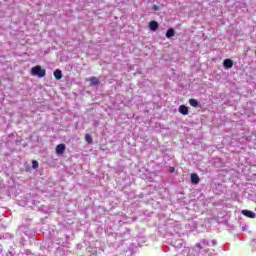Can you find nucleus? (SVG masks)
<instances>
[{"instance_id": "1", "label": "nucleus", "mask_w": 256, "mask_h": 256, "mask_svg": "<svg viewBox=\"0 0 256 256\" xmlns=\"http://www.w3.org/2000/svg\"><path fill=\"white\" fill-rule=\"evenodd\" d=\"M16 237L19 239V247L23 246V242L26 239H32L35 237V227L31 224V220H27L16 231Z\"/></svg>"}, {"instance_id": "2", "label": "nucleus", "mask_w": 256, "mask_h": 256, "mask_svg": "<svg viewBox=\"0 0 256 256\" xmlns=\"http://www.w3.org/2000/svg\"><path fill=\"white\" fill-rule=\"evenodd\" d=\"M168 243L178 252L175 256H195L189 254V247L185 246V241L179 238V234L175 233L168 238Z\"/></svg>"}, {"instance_id": "3", "label": "nucleus", "mask_w": 256, "mask_h": 256, "mask_svg": "<svg viewBox=\"0 0 256 256\" xmlns=\"http://www.w3.org/2000/svg\"><path fill=\"white\" fill-rule=\"evenodd\" d=\"M217 245V240H202L200 243L196 244L195 251H199L201 255L204 256H215L217 255L214 251L211 252L209 249H206V247H215Z\"/></svg>"}, {"instance_id": "4", "label": "nucleus", "mask_w": 256, "mask_h": 256, "mask_svg": "<svg viewBox=\"0 0 256 256\" xmlns=\"http://www.w3.org/2000/svg\"><path fill=\"white\" fill-rule=\"evenodd\" d=\"M31 75L33 77H39V79H41L45 77V75H47V72L41 67V65H36L31 68Z\"/></svg>"}, {"instance_id": "5", "label": "nucleus", "mask_w": 256, "mask_h": 256, "mask_svg": "<svg viewBox=\"0 0 256 256\" xmlns=\"http://www.w3.org/2000/svg\"><path fill=\"white\" fill-rule=\"evenodd\" d=\"M2 253V256H23V254H16L15 250L13 248L3 252V246L0 245V255Z\"/></svg>"}, {"instance_id": "6", "label": "nucleus", "mask_w": 256, "mask_h": 256, "mask_svg": "<svg viewBox=\"0 0 256 256\" xmlns=\"http://www.w3.org/2000/svg\"><path fill=\"white\" fill-rule=\"evenodd\" d=\"M66 149L67 146L65 144H58L56 146V155H63Z\"/></svg>"}, {"instance_id": "7", "label": "nucleus", "mask_w": 256, "mask_h": 256, "mask_svg": "<svg viewBox=\"0 0 256 256\" xmlns=\"http://www.w3.org/2000/svg\"><path fill=\"white\" fill-rule=\"evenodd\" d=\"M234 65L233 60H231L230 58H226L223 61V67L224 69H232Z\"/></svg>"}, {"instance_id": "8", "label": "nucleus", "mask_w": 256, "mask_h": 256, "mask_svg": "<svg viewBox=\"0 0 256 256\" xmlns=\"http://www.w3.org/2000/svg\"><path fill=\"white\" fill-rule=\"evenodd\" d=\"M241 213L244 217H248V219H255L256 213L251 210H242Z\"/></svg>"}, {"instance_id": "9", "label": "nucleus", "mask_w": 256, "mask_h": 256, "mask_svg": "<svg viewBox=\"0 0 256 256\" xmlns=\"http://www.w3.org/2000/svg\"><path fill=\"white\" fill-rule=\"evenodd\" d=\"M148 27L150 29V31H157V29H159V22L153 20L150 21L148 24Z\"/></svg>"}, {"instance_id": "10", "label": "nucleus", "mask_w": 256, "mask_h": 256, "mask_svg": "<svg viewBox=\"0 0 256 256\" xmlns=\"http://www.w3.org/2000/svg\"><path fill=\"white\" fill-rule=\"evenodd\" d=\"M89 81H90V86H91V87H98V85L101 84V81L99 80V78H97V77H95V76L91 77V78L89 79Z\"/></svg>"}, {"instance_id": "11", "label": "nucleus", "mask_w": 256, "mask_h": 256, "mask_svg": "<svg viewBox=\"0 0 256 256\" xmlns=\"http://www.w3.org/2000/svg\"><path fill=\"white\" fill-rule=\"evenodd\" d=\"M190 179H191V183L193 185H199V175H197V173H192L191 176H190Z\"/></svg>"}, {"instance_id": "12", "label": "nucleus", "mask_w": 256, "mask_h": 256, "mask_svg": "<svg viewBox=\"0 0 256 256\" xmlns=\"http://www.w3.org/2000/svg\"><path fill=\"white\" fill-rule=\"evenodd\" d=\"M178 111L181 113V115H189V107L185 105H180Z\"/></svg>"}, {"instance_id": "13", "label": "nucleus", "mask_w": 256, "mask_h": 256, "mask_svg": "<svg viewBox=\"0 0 256 256\" xmlns=\"http://www.w3.org/2000/svg\"><path fill=\"white\" fill-rule=\"evenodd\" d=\"M54 77L57 81H60V79H63V72L59 69H56L54 71Z\"/></svg>"}, {"instance_id": "14", "label": "nucleus", "mask_w": 256, "mask_h": 256, "mask_svg": "<svg viewBox=\"0 0 256 256\" xmlns=\"http://www.w3.org/2000/svg\"><path fill=\"white\" fill-rule=\"evenodd\" d=\"M172 37H175V29L169 28V29L166 31V38H167V39H171Z\"/></svg>"}, {"instance_id": "15", "label": "nucleus", "mask_w": 256, "mask_h": 256, "mask_svg": "<svg viewBox=\"0 0 256 256\" xmlns=\"http://www.w3.org/2000/svg\"><path fill=\"white\" fill-rule=\"evenodd\" d=\"M13 236L9 233H0V241H5L7 239H12Z\"/></svg>"}, {"instance_id": "16", "label": "nucleus", "mask_w": 256, "mask_h": 256, "mask_svg": "<svg viewBox=\"0 0 256 256\" xmlns=\"http://www.w3.org/2000/svg\"><path fill=\"white\" fill-rule=\"evenodd\" d=\"M189 104L191 105V107H199V101L197 99L191 98L189 100Z\"/></svg>"}, {"instance_id": "17", "label": "nucleus", "mask_w": 256, "mask_h": 256, "mask_svg": "<svg viewBox=\"0 0 256 256\" xmlns=\"http://www.w3.org/2000/svg\"><path fill=\"white\" fill-rule=\"evenodd\" d=\"M85 141H86V143H88L89 145H91V143H93V137L91 136V134H86V135H85Z\"/></svg>"}, {"instance_id": "18", "label": "nucleus", "mask_w": 256, "mask_h": 256, "mask_svg": "<svg viewBox=\"0 0 256 256\" xmlns=\"http://www.w3.org/2000/svg\"><path fill=\"white\" fill-rule=\"evenodd\" d=\"M39 167V162L37 160L32 161V168L37 169Z\"/></svg>"}, {"instance_id": "19", "label": "nucleus", "mask_w": 256, "mask_h": 256, "mask_svg": "<svg viewBox=\"0 0 256 256\" xmlns=\"http://www.w3.org/2000/svg\"><path fill=\"white\" fill-rule=\"evenodd\" d=\"M152 9H153V11H159V6L153 5Z\"/></svg>"}, {"instance_id": "20", "label": "nucleus", "mask_w": 256, "mask_h": 256, "mask_svg": "<svg viewBox=\"0 0 256 256\" xmlns=\"http://www.w3.org/2000/svg\"><path fill=\"white\" fill-rule=\"evenodd\" d=\"M169 173H175V167H170L169 168Z\"/></svg>"}, {"instance_id": "21", "label": "nucleus", "mask_w": 256, "mask_h": 256, "mask_svg": "<svg viewBox=\"0 0 256 256\" xmlns=\"http://www.w3.org/2000/svg\"><path fill=\"white\" fill-rule=\"evenodd\" d=\"M3 187V182L0 181V189ZM3 201V197L0 196V203Z\"/></svg>"}, {"instance_id": "22", "label": "nucleus", "mask_w": 256, "mask_h": 256, "mask_svg": "<svg viewBox=\"0 0 256 256\" xmlns=\"http://www.w3.org/2000/svg\"><path fill=\"white\" fill-rule=\"evenodd\" d=\"M20 205H22V203H20ZM23 205H27V203H24Z\"/></svg>"}]
</instances>
